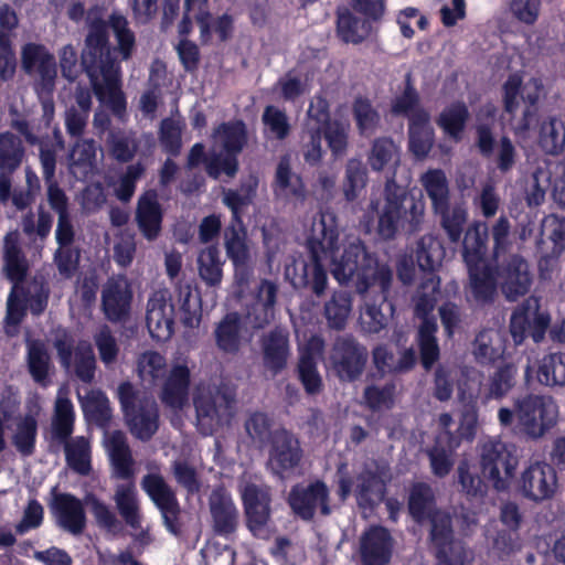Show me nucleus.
I'll use <instances>...</instances> for the list:
<instances>
[{
	"instance_id": "4",
	"label": "nucleus",
	"mask_w": 565,
	"mask_h": 565,
	"mask_svg": "<svg viewBox=\"0 0 565 565\" xmlns=\"http://www.w3.org/2000/svg\"><path fill=\"white\" fill-rule=\"evenodd\" d=\"M384 202L371 201L370 207L377 215L376 233L383 241H392L401 230L405 234L422 231L425 221V201L415 196L394 178L384 186Z\"/></svg>"
},
{
	"instance_id": "5",
	"label": "nucleus",
	"mask_w": 565,
	"mask_h": 565,
	"mask_svg": "<svg viewBox=\"0 0 565 565\" xmlns=\"http://www.w3.org/2000/svg\"><path fill=\"white\" fill-rule=\"evenodd\" d=\"M75 413L71 399L58 397L51 425V441L64 446L67 466L81 476L92 471V451L89 440L84 436L71 439L74 431Z\"/></svg>"
},
{
	"instance_id": "61",
	"label": "nucleus",
	"mask_w": 565,
	"mask_h": 565,
	"mask_svg": "<svg viewBox=\"0 0 565 565\" xmlns=\"http://www.w3.org/2000/svg\"><path fill=\"white\" fill-rule=\"evenodd\" d=\"M85 502L89 505L90 512L99 529L111 533H117L121 530V523L117 519L115 512L95 494H87L85 497Z\"/></svg>"
},
{
	"instance_id": "64",
	"label": "nucleus",
	"mask_w": 565,
	"mask_h": 565,
	"mask_svg": "<svg viewBox=\"0 0 565 565\" xmlns=\"http://www.w3.org/2000/svg\"><path fill=\"white\" fill-rule=\"evenodd\" d=\"M53 260L58 274L65 279H71L79 268L81 250L73 245L58 246L54 253Z\"/></svg>"
},
{
	"instance_id": "14",
	"label": "nucleus",
	"mask_w": 565,
	"mask_h": 565,
	"mask_svg": "<svg viewBox=\"0 0 565 565\" xmlns=\"http://www.w3.org/2000/svg\"><path fill=\"white\" fill-rule=\"evenodd\" d=\"M495 271L499 286L507 300L515 301L526 295L532 285L527 262L519 254L497 262Z\"/></svg>"
},
{
	"instance_id": "28",
	"label": "nucleus",
	"mask_w": 565,
	"mask_h": 565,
	"mask_svg": "<svg viewBox=\"0 0 565 565\" xmlns=\"http://www.w3.org/2000/svg\"><path fill=\"white\" fill-rule=\"evenodd\" d=\"M263 365L273 376L287 366L290 355L289 340L280 330H271L262 338Z\"/></svg>"
},
{
	"instance_id": "31",
	"label": "nucleus",
	"mask_w": 565,
	"mask_h": 565,
	"mask_svg": "<svg viewBox=\"0 0 565 565\" xmlns=\"http://www.w3.org/2000/svg\"><path fill=\"white\" fill-rule=\"evenodd\" d=\"M407 510L411 518L417 523L423 524L428 519L439 513L436 497L431 486L424 481L414 482L408 492Z\"/></svg>"
},
{
	"instance_id": "32",
	"label": "nucleus",
	"mask_w": 565,
	"mask_h": 565,
	"mask_svg": "<svg viewBox=\"0 0 565 565\" xmlns=\"http://www.w3.org/2000/svg\"><path fill=\"white\" fill-rule=\"evenodd\" d=\"M335 25L338 38L345 44H361L373 32V25L354 14L349 8H338Z\"/></svg>"
},
{
	"instance_id": "45",
	"label": "nucleus",
	"mask_w": 565,
	"mask_h": 565,
	"mask_svg": "<svg viewBox=\"0 0 565 565\" xmlns=\"http://www.w3.org/2000/svg\"><path fill=\"white\" fill-rule=\"evenodd\" d=\"M224 247L232 264L250 259L247 230L244 223H230L224 230Z\"/></svg>"
},
{
	"instance_id": "37",
	"label": "nucleus",
	"mask_w": 565,
	"mask_h": 565,
	"mask_svg": "<svg viewBox=\"0 0 565 565\" xmlns=\"http://www.w3.org/2000/svg\"><path fill=\"white\" fill-rule=\"evenodd\" d=\"M26 365L32 380L42 387L51 383L49 372L51 358L43 341L30 340L26 344Z\"/></svg>"
},
{
	"instance_id": "62",
	"label": "nucleus",
	"mask_w": 565,
	"mask_h": 565,
	"mask_svg": "<svg viewBox=\"0 0 565 565\" xmlns=\"http://www.w3.org/2000/svg\"><path fill=\"white\" fill-rule=\"evenodd\" d=\"M23 291L26 294V307L30 312L39 317L41 316L47 308L49 297H50V288L47 284L38 278H33L29 286L22 285Z\"/></svg>"
},
{
	"instance_id": "50",
	"label": "nucleus",
	"mask_w": 565,
	"mask_h": 565,
	"mask_svg": "<svg viewBox=\"0 0 565 565\" xmlns=\"http://www.w3.org/2000/svg\"><path fill=\"white\" fill-rule=\"evenodd\" d=\"M223 262L217 246L210 245L202 249L198 257L199 275L210 287H216L222 282Z\"/></svg>"
},
{
	"instance_id": "44",
	"label": "nucleus",
	"mask_w": 565,
	"mask_h": 565,
	"mask_svg": "<svg viewBox=\"0 0 565 565\" xmlns=\"http://www.w3.org/2000/svg\"><path fill=\"white\" fill-rule=\"evenodd\" d=\"M458 399L461 404L460 429L462 435L473 438L479 419V390H471L467 383L459 386Z\"/></svg>"
},
{
	"instance_id": "22",
	"label": "nucleus",
	"mask_w": 565,
	"mask_h": 565,
	"mask_svg": "<svg viewBox=\"0 0 565 565\" xmlns=\"http://www.w3.org/2000/svg\"><path fill=\"white\" fill-rule=\"evenodd\" d=\"M135 221L140 234L148 242H153L160 236L163 210L156 190H147L138 198Z\"/></svg>"
},
{
	"instance_id": "13",
	"label": "nucleus",
	"mask_w": 565,
	"mask_h": 565,
	"mask_svg": "<svg viewBox=\"0 0 565 565\" xmlns=\"http://www.w3.org/2000/svg\"><path fill=\"white\" fill-rule=\"evenodd\" d=\"M557 484L555 468L545 461H535L522 471L518 488L524 498L539 503L551 499Z\"/></svg>"
},
{
	"instance_id": "23",
	"label": "nucleus",
	"mask_w": 565,
	"mask_h": 565,
	"mask_svg": "<svg viewBox=\"0 0 565 565\" xmlns=\"http://www.w3.org/2000/svg\"><path fill=\"white\" fill-rule=\"evenodd\" d=\"M209 505L214 534L225 539L234 535L239 524V512L232 497L223 489H215L210 495Z\"/></svg>"
},
{
	"instance_id": "17",
	"label": "nucleus",
	"mask_w": 565,
	"mask_h": 565,
	"mask_svg": "<svg viewBox=\"0 0 565 565\" xmlns=\"http://www.w3.org/2000/svg\"><path fill=\"white\" fill-rule=\"evenodd\" d=\"M168 296L167 291H154L147 302L146 326L158 342L168 341L174 332V306Z\"/></svg>"
},
{
	"instance_id": "53",
	"label": "nucleus",
	"mask_w": 565,
	"mask_h": 565,
	"mask_svg": "<svg viewBox=\"0 0 565 565\" xmlns=\"http://www.w3.org/2000/svg\"><path fill=\"white\" fill-rule=\"evenodd\" d=\"M38 437V420L34 415L25 414L18 423L12 436V444L23 457H30L35 451Z\"/></svg>"
},
{
	"instance_id": "34",
	"label": "nucleus",
	"mask_w": 565,
	"mask_h": 565,
	"mask_svg": "<svg viewBox=\"0 0 565 565\" xmlns=\"http://www.w3.org/2000/svg\"><path fill=\"white\" fill-rule=\"evenodd\" d=\"M470 119L469 108L462 100H456L446 106L436 118L437 126L455 142L463 138L467 124Z\"/></svg>"
},
{
	"instance_id": "55",
	"label": "nucleus",
	"mask_w": 565,
	"mask_h": 565,
	"mask_svg": "<svg viewBox=\"0 0 565 565\" xmlns=\"http://www.w3.org/2000/svg\"><path fill=\"white\" fill-rule=\"evenodd\" d=\"M439 294V279L435 277H430L419 285L415 299V308L414 312L417 318H420L422 321L426 320H436L434 317H430V313L434 311L437 295Z\"/></svg>"
},
{
	"instance_id": "49",
	"label": "nucleus",
	"mask_w": 565,
	"mask_h": 565,
	"mask_svg": "<svg viewBox=\"0 0 565 565\" xmlns=\"http://www.w3.org/2000/svg\"><path fill=\"white\" fill-rule=\"evenodd\" d=\"M257 180L250 179L242 182L238 190L228 189L224 192L223 203L231 210L230 223H243L244 207L248 206L256 195Z\"/></svg>"
},
{
	"instance_id": "38",
	"label": "nucleus",
	"mask_w": 565,
	"mask_h": 565,
	"mask_svg": "<svg viewBox=\"0 0 565 565\" xmlns=\"http://www.w3.org/2000/svg\"><path fill=\"white\" fill-rule=\"evenodd\" d=\"M242 319L237 312H228L217 323L214 337L218 350L236 354L241 347Z\"/></svg>"
},
{
	"instance_id": "46",
	"label": "nucleus",
	"mask_w": 565,
	"mask_h": 565,
	"mask_svg": "<svg viewBox=\"0 0 565 565\" xmlns=\"http://www.w3.org/2000/svg\"><path fill=\"white\" fill-rule=\"evenodd\" d=\"M356 498L362 507L373 508L385 500L386 484L377 472L365 470L358 477Z\"/></svg>"
},
{
	"instance_id": "54",
	"label": "nucleus",
	"mask_w": 565,
	"mask_h": 565,
	"mask_svg": "<svg viewBox=\"0 0 565 565\" xmlns=\"http://www.w3.org/2000/svg\"><path fill=\"white\" fill-rule=\"evenodd\" d=\"M116 508L125 522L136 529L140 525V514L134 484H120L115 492Z\"/></svg>"
},
{
	"instance_id": "51",
	"label": "nucleus",
	"mask_w": 565,
	"mask_h": 565,
	"mask_svg": "<svg viewBox=\"0 0 565 565\" xmlns=\"http://www.w3.org/2000/svg\"><path fill=\"white\" fill-rule=\"evenodd\" d=\"M539 145L548 154H559L565 148V125L562 120L550 117L540 127Z\"/></svg>"
},
{
	"instance_id": "27",
	"label": "nucleus",
	"mask_w": 565,
	"mask_h": 565,
	"mask_svg": "<svg viewBox=\"0 0 565 565\" xmlns=\"http://www.w3.org/2000/svg\"><path fill=\"white\" fill-rule=\"evenodd\" d=\"M271 188L276 196H284L298 202H303L307 198L306 183L300 174L292 171L288 156H282L279 159Z\"/></svg>"
},
{
	"instance_id": "41",
	"label": "nucleus",
	"mask_w": 565,
	"mask_h": 565,
	"mask_svg": "<svg viewBox=\"0 0 565 565\" xmlns=\"http://www.w3.org/2000/svg\"><path fill=\"white\" fill-rule=\"evenodd\" d=\"M438 326L436 320L422 321L417 331V345L422 366L429 371L439 360L440 349L436 333Z\"/></svg>"
},
{
	"instance_id": "24",
	"label": "nucleus",
	"mask_w": 565,
	"mask_h": 565,
	"mask_svg": "<svg viewBox=\"0 0 565 565\" xmlns=\"http://www.w3.org/2000/svg\"><path fill=\"white\" fill-rule=\"evenodd\" d=\"M469 278V292L476 303L484 306L494 301L499 286L495 267L478 263L467 265Z\"/></svg>"
},
{
	"instance_id": "12",
	"label": "nucleus",
	"mask_w": 565,
	"mask_h": 565,
	"mask_svg": "<svg viewBox=\"0 0 565 565\" xmlns=\"http://www.w3.org/2000/svg\"><path fill=\"white\" fill-rule=\"evenodd\" d=\"M287 502L294 514L306 522L312 521L318 510L323 516L331 514L330 491L326 482L320 479L308 484L292 486Z\"/></svg>"
},
{
	"instance_id": "7",
	"label": "nucleus",
	"mask_w": 565,
	"mask_h": 565,
	"mask_svg": "<svg viewBox=\"0 0 565 565\" xmlns=\"http://www.w3.org/2000/svg\"><path fill=\"white\" fill-rule=\"evenodd\" d=\"M479 448V465L482 476L492 483L495 490H507L519 465L515 446L490 438L482 441Z\"/></svg>"
},
{
	"instance_id": "29",
	"label": "nucleus",
	"mask_w": 565,
	"mask_h": 565,
	"mask_svg": "<svg viewBox=\"0 0 565 565\" xmlns=\"http://www.w3.org/2000/svg\"><path fill=\"white\" fill-rule=\"evenodd\" d=\"M435 131L430 126V115L420 109L408 121V149L419 160L425 159L433 149Z\"/></svg>"
},
{
	"instance_id": "26",
	"label": "nucleus",
	"mask_w": 565,
	"mask_h": 565,
	"mask_svg": "<svg viewBox=\"0 0 565 565\" xmlns=\"http://www.w3.org/2000/svg\"><path fill=\"white\" fill-rule=\"evenodd\" d=\"M459 439L449 430L440 433L434 445L426 449L431 473L439 479L447 477L455 466Z\"/></svg>"
},
{
	"instance_id": "20",
	"label": "nucleus",
	"mask_w": 565,
	"mask_h": 565,
	"mask_svg": "<svg viewBox=\"0 0 565 565\" xmlns=\"http://www.w3.org/2000/svg\"><path fill=\"white\" fill-rule=\"evenodd\" d=\"M132 290L127 281L109 279L102 291V310L111 323H125L131 313Z\"/></svg>"
},
{
	"instance_id": "1",
	"label": "nucleus",
	"mask_w": 565,
	"mask_h": 565,
	"mask_svg": "<svg viewBox=\"0 0 565 565\" xmlns=\"http://www.w3.org/2000/svg\"><path fill=\"white\" fill-rule=\"evenodd\" d=\"M87 34L81 54V66L86 73L92 89L100 104L116 117H122L127 110L126 95L121 89V61H128L136 47V34L127 18L113 11L105 20V8L92 6L86 12Z\"/></svg>"
},
{
	"instance_id": "15",
	"label": "nucleus",
	"mask_w": 565,
	"mask_h": 565,
	"mask_svg": "<svg viewBox=\"0 0 565 565\" xmlns=\"http://www.w3.org/2000/svg\"><path fill=\"white\" fill-rule=\"evenodd\" d=\"M21 62L25 73L31 74L34 71L39 73L38 93L51 96L57 74L54 55L43 44L26 43L21 51Z\"/></svg>"
},
{
	"instance_id": "60",
	"label": "nucleus",
	"mask_w": 565,
	"mask_h": 565,
	"mask_svg": "<svg viewBox=\"0 0 565 565\" xmlns=\"http://www.w3.org/2000/svg\"><path fill=\"white\" fill-rule=\"evenodd\" d=\"M110 156L120 163L130 162L139 149V141L134 134H111L108 139Z\"/></svg>"
},
{
	"instance_id": "58",
	"label": "nucleus",
	"mask_w": 565,
	"mask_h": 565,
	"mask_svg": "<svg viewBox=\"0 0 565 565\" xmlns=\"http://www.w3.org/2000/svg\"><path fill=\"white\" fill-rule=\"evenodd\" d=\"M262 121L265 127V134L269 138L281 141L290 135L291 126L286 111L274 105L265 107Z\"/></svg>"
},
{
	"instance_id": "2",
	"label": "nucleus",
	"mask_w": 565,
	"mask_h": 565,
	"mask_svg": "<svg viewBox=\"0 0 565 565\" xmlns=\"http://www.w3.org/2000/svg\"><path fill=\"white\" fill-rule=\"evenodd\" d=\"M339 225L337 215L331 211H321L313 218L307 238L308 257L294 258L286 265L285 275L290 278L295 289L308 291L317 298L326 296L329 287L328 271L322 256L338 247Z\"/></svg>"
},
{
	"instance_id": "63",
	"label": "nucleus",
	"mask_w": 565,
	"mask_h": 565,
	"mask_svg": "<svg viewBox=\"0 0 565 565\" xmlns=\"http://www.w3.org/2000/svg\"><path fill=\"white\" fill-rule=\"evenodd\" d=\"M350 125L334 119L327 127L322 128V137L334 157L345 153L348 148Z\"/></svg>"
},
{
	"instance_id": "6",
	"label": "nucleus",
	"mask_w": 565,
	"mask_h": 565,
	"mask_svg": "<svg viewBox=\"0 0 565 565\" xmlns=\"http://www.w3.org/2000/svg\"><path fill=\"white\" fill-rule=\"evenodd\" d=\"M118 399L130 434L149 441L159 429V408L153 397L140 393L129 381L118 386Z\"/></svg>"
},
{
	"instance_id": "56",
	"label": "nucleus",
	"mask_w": 565,
	"mask_h": 565,
	"mask_svg": "<svg viewBox=\"0 0 565 565\" xmlns=\"http://www.w3.org/2000/svg\"><path fill=\"white\" fill-rule=\"evenodd\" d=\"M199 430L211 435L221 422L220 407L212 395H199L194 398Z\"/></svg>"
},
{
	"instance_id": "10",
	"label": "nucleus",
	"mask_w": 565,
	"mask_h": 565,
	"mask_svg": "<svg viewBox=\"0 0 565 565\" xmlns=\"http://www.w3.org/2000/svg\"><path fill=\"white\" fill-rule=\"evenodd\" d=\"M141 488L159 510L162 524L173 536L182 535L181 505L175 491L160 473H147L141 479Z\"/></svg>"
},
{
	"instance_id": "25",
	"label": "nucleus",
	"mask_w": 565,
	"mask_h": 565,
	"mask_svg": "<svg viewBox=\"0 0 565 565\" xmlns=\"http://www.w3.org/2000/svg\"><path fill=\"white\" fill-rule=\"evenodd\" d=\"M190 384L191 373L188 365H173L159 395L161 403L171 409H182L189 401Z\"/></svg>"
},
{
	"instance_id": "59",
	"label": "nucleus",
	"mask_w": 565,
	"mask_h": 565,
	"mask_svg": "<svg viewBox=\"0 0 565 565\" xmlns=\"http://www.w3.org/2000/svg\"><path fill=\"white\" fill-rule=\"evenodd\" d=\"M367 171L361 160L350 159L345 167L343 195L348 202L358 199L360 191L366 185Z\"/></svg>"
},
{
	"instance_id": "39",
	"label": "nucleus",
	"mask_w": 565,
	"mask_h": 565,
	"mask_svg": "<svg viewBox=\"0 0 565 565\" xmlns=\"http://www.w3.org/2000/svg\"><path fill=\"white\" fill-rule=\"evenodd\" d=\"M446 250L440 239L434 235L422 236L416 243L415 260L424 273L433 274L441 265Z\"/></svg>"
},
{
	"instance_id": "47",
	"label": "nucleus",
	"mask_w": 565,
	"mask_h": 565,
	"mask_svg": "<svg viewBox=\"0 0 565 565\" xmlns=\"http://www.w3.org/2000/svg\"><path fill=\"white\" fill-rule=\"evenodd\" d=\"M422 184L431 201L433 211L441 210L450 204L449 185L441 169H431L424 173Z\"/></svg>"
},
{
	"instance_id": "19",
	"label": "nucleus",
	"mask_w": 565,
	"mask_h": 565,
	"mask_svg": "<svg viewBox=\"0 0 565 565\" xmlns=\"http://www.w3.org/2000/svg\"><path fill=\"white\" fill-rule=\"evenodd\" d=\"M430 523L429 540L434 546L436 558L443 565H463L465 555H451L454 544L452 519L448 512L440 511L427 520Z\"/></svg>"
},
{
	"instance_id": "43",
	"label": "nucleus",
	"mask_w": 565,
	"mask_h": 565,
	"mask_svg": "<svg viewBox=\"0 0 565 565\" xmlns=\"http://www.w3.org/2000/svg\"><path fill=\"white\" fill-rule=\"evenodd\" d=\"M536 377L540 384L547 387L565 386V352L557 351L545 354L539 362Z\"/></svg>"
},
{
	"instance_id": "18",
	"label": "nucleus",
	"mask_w": 565,
	"mask_h": 565,
	"mask_svg": "<svg viewBox=\"0 0 565 565\" xmlns=\"http://www.w3.org/2000/svg\"><path fill=\"white\" fill-rule=\"evenodd\" d=\"M242 502L246 526L256 537H260L270 520V495L255 483H247L242 491Z\"/></svg>"
},
{
	"instance_id": "16",
	"label": "nucleus",
	"mask_w": 565,
	"mask_h": 565,
	"mask_svg": "<svg viewBox=\"0 0 565 565\" xmlns=\"http://www.w3.org/2000/svg\"><path fill=\"white\" fill-rule=\"evenodd\" d=\"M51 494L49 508L57 526L73 535H81L87 523L82 500L73 493L58 492L56 487L52 489Z\"/></svg>"
},
{
	"instance_id": "40",
	"label": "nucleus",
	"mask_w": 565,
	"mask_h": 565,
	"mask_svg": "<svg viewBox=\"0 0 565 565\" xmlns=\"http://www.w3.org/2000/svg\"><path fill=\"white\" fill-rule=\"evenodd\" d=\"M439 217V224L451 244H458L461 241L465 226L468 221V210L462 203H456L452 206L446 205L441 210L433 211Z\"/></svg>"
},
{
	"instance_id": "3",
	"label": "nucleus",
	"mask_w": 565,
	"mask_h": 565,
	"mask_svg": "<svg viewBox=\"0 0 565 565\" xmlns=\"http://www.w3.org/2000/svg\"><path fill=\"white\" fill-rule=\"evenodd\" d=\"M332 275L340 285L353 284L360 296L376 289L374 302L382 305L388 299L393 271L387 264H381L360 238L347 244L340 257H333Z\"/></svg>"
},
{
	"instance_id": "57",
	"label": "nucleus",
	"mask_w": 565,
	"mask_h": 565,
	"mask_svg": "<svg viewBox=\"0 0 565 565\" xmlns=\"http://www.w3.org/2000/svg\"><path fill=\"white\" fill-rule=\"evenodd\" d=\"M298 377L305 391L309 395L319 394L322 391L323 383L318 372L316 358L310 349L306 350L298 362Z\"/></svg>"
},
{
	"instance_id": "42",
	"label": "nucleus",
	"mask_w": 565,
	"mask_h": 565,
	"mask_svg": "<svg viewBox=\"0 0 565 565\" xmlns=\"http://www.w3.org/2000/svg\"><path fill=\"white\" fill-rule=\"evenodd\" d=\"M213 137L220 139L224 152L237 156L248 140L247 128L242 119L220 124L214 129Z\"/></svg>"
},
{
	"instance_id": "30",
	"label": "nucleus",
	"mask_w": 565,
	"mask_h": 565,
	"mask_svg": "<svg viewBox=\"0 0 565 565\" xmlns=\"http://www.w3.org/2000/svg\"><path fill=\"white\" fill-rule=\"evenodd\" d=\"M3 260L7 278L13 286H22L29 271L28 259L20 246V234L12 231L3 239Z\"/></svg>"
},
{
	"instance_id": "48",
	"label": "nucleus",
	"mask_w": 565,
	"mask_h": 565,
	"mask_svg": "<svg viewBox=\"0 0 565 565\" xmlns=\"http://www.w3.org/2000/svg\"><path fill=\"white\" fill-rule=\"evenodd\" d=\"M25 148L20 137L10 131L0 134V171L13 173L21 166Z\"/></svg>"
},
{
	"instance_id": "52",
	"label": "nucleus",
	"mask_w": 565,
	"mask_h": 565,
	"mask_svg": "<svg viewBox=\"0 0 565 565\" xmlns=\"http://www.w3.org/2000/svg\"><path fill=\"white\" fill-rule=\"evenodd\" d=\"M351 311V297L347 291H334L324 303V317L329 328L333 330H343L347 326L348 317Z\"/></svg>"
},
{
	"instance_id": "36",
	"label": "nucleus",
	"mask_w": 565,
	"mask_h": 565,
	"mask_svg": "<svg viewBox=\"0 0 565 565\" xmlns=\"http://www.w3.org/2000/svg\"><path fill=\"white\" fill-rule=\"evenodd\" d=\"M108 451L111 465L118 478L131 479L135 460L126 435L121 430L111 433L108 440Z\"/></svg>"
},
{
	"instance_id": "11",
	"label": "nucleus",
	"mask_w": 565,
	"mask_h": 565,
	"mask_svg": "<svg viewBox=\"0 0 565 565\" xmlns=\"http://www.w3.org/2000/svg\"><path fill=\"white\" fill-rule=\"evenodd\" d=\"M367 359V349L351 334L337 337L329 356L335 375L347 382H353L362 375Z\"/></svg>"
},
{
	"instance_id": "8",
	"label": "nucleus",
	"mask_w": 565,
	"mask_h": 565,
	"mask_svg": "<svg viewBox=\"0 0 565 565\" xmlns=\"http://www.w3.org/2000/svg\"><path fill=\"white\" fill-rule=\"evenodd\" d=\"M518 424L523 434L539 439L550 431L558 418V407L550 396L527 394L514 401Z\"/></svg>"
},
{
	"instance_id": "33",
	"label": "nucleus",
	"mask_w": 565,
	"mask_h": 565,
	"mask_svg": "<svg viewBox=\"0 0 565 565\" xmlns=\"http://www.w3.org/2000/svg\"><path fill=\"white\" fill-rule=\"evenodd\" d=\"M489 228L486 222L473 221L462 238V259L467 265L484 263L488 250Z\"/></svg>"
},
{
	"instance_id": "35",
	"label": "nucleus",
	"mask_w": 565,
	"mask_h": 565,
	"mask_svg": "<svg viewBox=\"0 0 565 565\" xmlns=\"http://www.w3.org/2000/svg\"><path fill=\"white\" fill-rule=\"evenodd\" d=\"M516 376L518 366L513 362H501L488 376L484 399L500 401L504 398L515 386Z\"/></svg>"
},
{
	"instance_id": "9",
	"label": "nucleus",
	"mask_w": 565,
	"mask_h": 565,
	"mask_svg": "<svg viewBox=\"0 0 565 565\" xmlns=\"http://www.w3.org/2000/svg\"><path fill=\"white\" fill-rule=\"evenodd\" d=\"M303 457L305 451L297 435L284 427L273 431L267 461L273 476L279 480L296 476L301 469Z\"/></svg>"
},
{
	"instance_id": "21",
	"label": "nucleus",
	"mask_w": 565,
	"mask_h": 565,
	"mask_svg": "<svg viewBox=\"0 0 565 565\" xmlns=\"http://www.w3.org/2000/svg\"><path fill=\"white\" fill-rule=\"evenodd\" d=\"M394 540L382 525H371L360 540V556L363 565H387L391 562Z\"/></svg>"
}]
</instances>
